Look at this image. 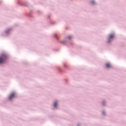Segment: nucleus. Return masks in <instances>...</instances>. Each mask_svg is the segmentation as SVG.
<instances>
[{"label": "nucleus", "instance_id": "nucleus-1", "mask_svg": "<svg viewBox=\"0 0 126 126\" xmlns=\"http://www.w3.org/2000/svg\"><path fill=\"white\" fill-rule=\"evenodd\" d=\"M7 60V55L6 54H3L0 57V63H4Z\"/></svg>", "mask_w": 126, "mask_h": 126}, {"label": "nucleus", "instance_id": "nucleus-2", "mask_svg": "<svg viewBox=\"0 0 126 126\" xmlns=\"http://www.w3.org/2000/svg\"><path fill=\"white\" fill-rule=\"evenodd\" d=\"M15 96V93H13L11 94L9 96V100H12V98H14Z\"/></svg>", "mask_w": 126, "mask_h": 126}, {"label": "nucleus", "instance_id": "nucleus-3", "mask_svg": "<svg viewBox=\"0 0 126 126\" xmlns=\"http://www.w3.org/2000/svg\"><path fill=\"white\" fill-rule=\"evenodd\" d=\"M113 38H114V34H111L110 35H109L108 39V42L110 43V42H111V40H112Z\"/></svg>", "mask_w": 126, "mask_h": 126}, {"label": "nucleus", "instance_id": "nucleus-4", "mask_svg": "<svg viewBox=\"0 0 126 126\" xmlns=\"http://www.w3.org/2000/svg\"><path fill=\"white\" fill-rule=\"evenodd\" d=\"M106 66L107 68H110V67H111V64H110V63H106Z\"/></svg>", "mask_w": 126, "mask_h": 126}, {"label": "nucleus", "instance_id": "nucleus-5", "mask_svg": "<svg viewBox=\"0 0 126 126\" xmlns=\"http://www.w3.org/2000/svg\"><path fill=\"white\" fill-rule=\"evenodd\" d=\"M57 106H58V102H55L54 103V107L55 108H57Z\"/></svg>", "mask_w": 126, "mask_h": 126}, {"label": "nucleus", "instance_id": "nucleus-6", "mask_svg": "<svg viewBox=\"0 0 126 126\" xmlns=\"http://www.w3.org/2000/svg\"><path fill=\"white\" fill-rule=\"evenodd\" d=\"M91 2H92V3H93V4H95V1H94V0L91 1Z\"/></svg>", "mask_w": 126, "mask_h": 126}, {"label": "nucleus", "instance_id": "nucleus-7", "mask_svg": "<svg viewBox=\"0 0 126 126\" xmlns=\"http://www.w3.org/2000/svg\"><path fill=\"white\" fill-rule=\"evenodd\" d=\"M68 39H69L70 40V39H71V38H72V36H68Z\"/></svg>", "mask_w": 126, "mask_h": 126}, {"label": "nucleus", "instance_id": "nucleus-8", "mask_svg": "<svg viewBox=\"0 0 126 126\" xmlns=\"http://www.w3.org/2000/svg\"><path fill=\"white\" fill-rule=\"evenodd\" d=\"M62 43H63V44H64V41H63Z\"/></svg>", "mask_w": 126, "mask_h": 126}, {"label": "nucleus", "instance_id": "nucleus-9", "mask_svg": "<svg viewBox=\"0 0 126 126\" xmlns=\"http://www.w3.org/2000/svg\"><path fill=\"white\" fill-rule=\"evenodd\" d=\"M56 36H57V34H56Z\"/></svg>", "mask_w": 126, "mask_h": 126}, {"label": "nucleus", "instance_id": "nucleus-10", "mask_svg": "<svg viewBox=\"0 0 126 126\" xmlns=\"http://www.w3.org/2000/svg\"><path fill=\"white\" fill-rule=\"evenodd\" d=\"M103 105H104V103H103Z\"/></svg>", "mask_w": 126, "mask_h": 126}]
</instances>
